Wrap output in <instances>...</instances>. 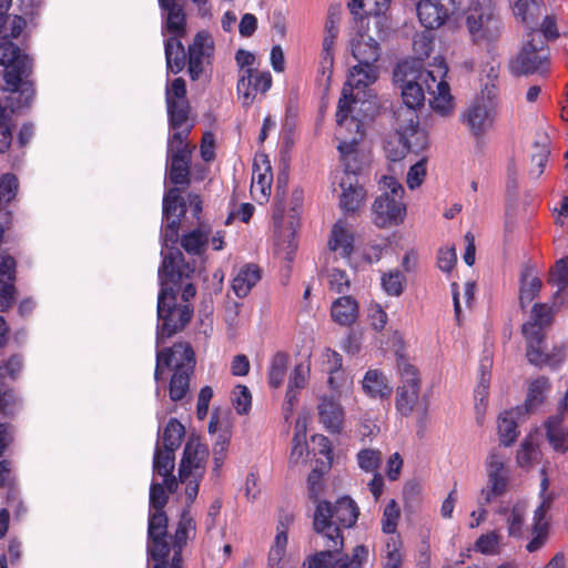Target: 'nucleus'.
Wrapping results in <instances>:
<instances>
[{
    "label": "nucleus",
    "instance_id": "obj_1",
    "mask_svg": "<svg viewBox=\"0 0 568 568\" xmlns=\"http://www.w3.org/2000/svg\"><path fill=\"white\" fill-rule=\"evenodd\" d=\"M195 271L194 263L185 262L181 251L174 250L163 256L159 268L161 290L158 295L156 346L165 338L184 329L193 316L191 304H179L176 291L169 286L190 277Z\"/></svg>",
    "mask_w": 568,
    "mask_h": 568
},
{
    "label": "nucleus",
    "instance_id": "obj_2",
    "mask_svg": "<svg viewBox=\"0 0 568 568\" xmlns=\"http://www.w3.org/2000/svg\"><path fill=\"white\" fill-rule=\"evenodd\" d=\"M200 16L211 11L209 0H190ZM161 10L162 34H170L164 41L166 70L173 74L180 73L186 64L187 52L181 39L186 36V0H158Z\"/></svg>",
    "mask_w": 568,
    "mask_h": 568
},
{
    "label": "nucleus",
    "instance_id": "obj_3",
    "mask_svg": "<svg viewBox=\"0 0 568 568\" xmlns=\"http://www.w3.org/2000/svg\"><path fill=\"white\" fill-rule=\"evenodd\" d=\"M557 307L548 303H535L528 318L521 325V334L526 342V357L535 366L557 368L565 361L561 348L547 353V335L555 322Z\"/></svg>",
    "mask_w": 568,
    "mask_h": 568
},
{
    "label": "nucleus",
    "instance_id": "obj_4",
    "mask_svg": "<svg viewBox=\"0 0 568 568\" xmlns=\"http://www.w3.org/2000/svg\"><path fill=\"white\" fill-rule=\"evenodd\" d=\"M359 509L348 496L334 504L327 500L317 503L313 526L316 532L315 544L322 547H344L343 528H351L357 521Z\"/></svg>",
    "mask_w": 568,
    "mask_h": 568
},
{
    "label": "nucleus",
    "instance_id": "obj_5",
    "mask_svg": "<svg viewBox=\"0 0 568 568\" xmlns=\"http://www.w3.org/2000/svg\"><path fill=\"white\" fill-rule=\"evenodd\" d=\"M0 65L4 68L3 79L8 90L18 93L16 108H28L34 95V82L31 79L33 60L11 41L0 43Z\"/></svg>",
    "mask_w": 568,
    "mask_h": 568
},
{
    "label": "nucleus",
    "instance_id": "obj_6",
    "mask_svg": "<svg viewBox=\"0 0 568 568\" xmlns=\"http://www.w3.org/2000/svg\"><path fill=\"white\" fill-rule=\"evenodd\" d=\"M351 50L358 63L349 70L342 97L346 93L349 105H353L356 103L353 90L362 91L378 79L379 68L376 62L381 57V45L369 34L357 33L351 41Z\"/></svg>",
    "mask_w": 568,
    "mask_h": 568
},
{
    "label": "nucleus",
    "instance_id": "obj_7",
    "mask_svg": "<svg viewBox=\"0 0 568 568\" xmlns=\"http://www.w3.org/2000/svg\"><path fill=\"white\" fill-rule=\"evenodd\" d=\"M169 495L162 484L152 483L150 487V509L148 523L146 552L149 559L153 560L152 568L170 566V544L168 534V516L164 507L168 504Z\"/></svg>",
    "mask_w": 568,
    "mask_h": 568
},
{
    "label": "nucleus",
    "instance_id": "obj_8",
    "mask_svg": "<svg viewBox=\"0 0 568 568\" xmlns=\"http://www.w3.org/2000/svg\"><path fill=\"white\" fill-rule=\"evenodd\" d=\"M352 105L347 100V94L341 97L337 105L336 121L338 128L336 130V139L339 141L337 150L344 166L342 176L355 175L362 169V156L357 150L358 143L364 138L363 123L355 116H351Z\"/></svg>",
    "mask_w": 568,
    "mask_h": 568
},
{
    "label": "nucleus",
    "instance_id": "obj_9",
    "mask_svg": "<svg viewBox=\"0 0 568 568\" xmlns=\"http://www.w3.org/2000/svg\"><path fill=\"white\" fill-rule=\"evenodd\" d=\"M509 71L515 77L539 74L545 77L550 69V50L538 30L526 33L520 51L509 61Z\"/></svg>",
    "mask_w": 568,
    "mask_h": 568
},
{
    "label": "nucleus",
    "instance_id": "obj_10",
    "mask_svg": "<svg viewBox=\"0 0 568 568\" xmlns=\"http://www.w3.org/2000/svg\"><path fill=\"white\" fill-rule=\"evenodd\" d=\"M381 184L385 192L373 203V222L381 229L398 225L406 215V205L403 202L405 190L393 176H383Z\"/></svg>",
    "mask_w": 568,
    "mask_h": 568
},
{
    "label": "nucleus",
    "instance_id": "obj_11",
    "mask_svg": "<svg viewBox=\"0 0 568 568\" xmlns=\"http://www.w3.org/2000/svg\"><path fill=\"white\" fill-rule=\"evenodd\" d=\"M467 29L476 44L489 45L496 42L503 32L504 24L491 0H477L469 7Z\"/></svg>",
    "mask_w": 568,
    "mask_h": 568
},
{
    "label": "nucleus",
    "instance_id": "obj_12",
    "mask_svg": "<svg viewBox=\"0 0 568 568\" xmlns=\"http://www.w3.org/2000/svg\"><path fill=\"white\" fill-rule=\"evenodd\" d=\"M182 484L185 485V499L186 505L180 514V518L175 528L174 534L170 537L173 548V557L171 562H182V550L187 545L190 539H193L196 535V521L191 513V505L197 497L200 483L203 477H196L194 475H187L186 478H179Z\"/></svg>",
    "mask_w": 568,
    "mask_h": 568
},
{
    "label": "nucleus",
    "instance_id": "obj_13",
    "mask_svg": "<svg viewBox=\"0 0 568 568\" xmlns=\"http://www.w3.org/2000/svg\"><path fill=\"white\" fill-rule=\"evenodd\" d=\"M498 106L499 100L496 87L486 84L481 93L463 112L462 121L474 135L479 136L493 126Z\"/></svg>",
    "mask_w": 568,
    "mask_h": 568
},
{
    "label": "nucleus",
    "instance_id": "obj_14",
    "mask_svg": "<svg viewBox=\"0 0 568 568\" xmlns=\"http://www.w3.org/2000/svg\"><path fill=\"white\" fill-rule=\"evenodd\" d=\"M396 134L400 150L394 155L388 154L392 161H397L408 152L417 153L427 145V135L419 129L417 110L398 108L395 111Z\"/></svg>",
    "mask_w": 568,
    "mask_h": 568
},
{
    "label": "nucleus",
    "instance_id": "obj_15",
    "mask_svg": "<svg viewBox=\"0 0 568 568\" xmlns=\"http://www.w3.org/2000/svg\"><path fill=\"white\" fill-rule=\"evenodd\" d=\"M165 103L168 111L169 125L173 133H185L187 140L194 120L191 119V105L186 98V83L184 79L176 78L165 90Z\"/></svg>",
    "mask_w": 568,
    "mask_h": 568
},
{
    "label": "nucleus",
    "instance_id": "obj_16",
    "mask_svg": "<svg viewBox=\"0 0 568 568\" xmlns=\"http://www.w3.org/2000/svg\"><path fill=\"white\" fill-rule=\"evenodd\" d=\"M399 385L396 389L395 405L402 416H409L420 404L422 379L419 371L407 358H397Z\"/></svg>",
    "mask_w": 568,
    "mask_h": 568
},
{
    "label": "nucleus",
    "instance_id": "obj_17",
    "mask_svg": "<svg viewBox=\"0 0 568 568\" xmlns=\"http://www.w3.org/2000/svg\"><path fill=\"white\" fill-rule=\"evenodd\" d=\"M192 146L185 141V133H173L168 139L166 172L174 185L187 186L190 179Z\"/></svg>",
    "mask_w": 568,
    "mask_h": 568
},
{
    "label": "nucleus",
    "instance_id": "obj_18",
    "mask_svg": "<svg viewBox=\"0 0 568 568\" xmlns=\"http://www.w3.org/2000/svg\"><path fill=\"white\" fill-rule=\"evenodd\" d=\"M394 83L400 90L403 104L400 108L417 110L424 105L425 91L418 81V61L404 60L394 69Z\"/></svg>",
    "mask_w": 568,
    "mask_h": 568
},
{
    "label": "nucleus",
    "instance_id": "obj_19",
    "mask_svg": "<svg viewBox=\"0 0 568 568\" xmlns=\"http://www.w3.org/2000/svg\"><path fill=\"white\" fill-rule=\"evenodd\" d=\"M156 363L154 368V381L159 385L162 379L164 368L173 371L186 369L191 365V372H194L196 365L195 353L187 342H176L172 347L156 346Z\"/></svg>",
    "mask_w": 568,
    "mask_h": 568
},
{
    "label": "nucleus",
    "instance_id": "obj_20",
    "mask_svg": "<svg viewBox=\"0 0 568 568\" xmlns=\"http://www.w3.org/2000/svg\"><path fill=\"white\" fill-rule=\"evenodd\" d=\"M214 54V41L206 31L197 32L187 48V73L191 80L196 81L204 72L206 64H211Z\"/></svg>",
    "mask_w": 568,
    "mask_h": 568
},
{
    "label": "nucleus",
    "instance_id": "obj_21",
    "mask_svg": "<svg viewBox=\"0 0 568 568\" xmlns=\"http://www.w3.org/2000/svg\"><path fill=\"white\" fill-rule=\"evenodd\" d=\"M272 85V75L268 71L246 69L241 72L237 80V94L244 106H250L257 93H265Z\"/></svg>",
    "mask_w": 568,
    "mask_h": 568
},
{
    "label": "nucleus",
    "instance_id": "obj_22",
    "mask_svg": "<svg viewBox=\"0 0 568 568\" xmlns=\"http://www.w3.org/2000/svg\"><path fill=\"white\" fill-rule=\"evenodd\" d=\"M418 61V81L422 87L426 89L429 95L433 97L430 101L432 108L445 115L452 109V95L449 93V85L444 80H437V77L428 70L423 68L420 60Z\"/></svg>",
    "mask_w": 568,
    "mask_h": 568
},
{
    "label": "nucleus",
    "instance_id": "obj_23",
    "mask_svg": "<svg viewBox=\"0 0 568 568\" xmlns=\"http://www.w3.org/2000/svg\"><path fill=\"white\" fill-rule=\"evenodd\" d=\"M209 449L197 438H189L184 446L183 456L179 466V478L194 475L204 477Z\"/></svg>",
    "mask_w": 568,
    "mask_h": 568
},
{
    "label": "nucleus",
    "instance_id": "obj_24",
    "mask_svg": "<svg viewBox=\"0 0 568 568\" xmlns=\"http://www.w3.org/2000/svg\"><path fill=\"white\" fill-rule=\"evenodd\" d=\"M541 503L534 511L531 525V539L526 545L528 552H536L540 550L547 542L549 537L550 525L546 518L547 513L551 509L554 500L546 494H541Z\"/></svg>",
    "mask_w": 568,
    "mask_h": 568
},
{
    "label": "nucleus",
    "instance_id": "obj_25",
    "mask_svg": "<svg viewBox=\"0 0 568 568\" xmlns=\"http://www.w3.org/2000/svg\"><path fill=\"white\" fill-rule=\"evenodd\" d=\"M541 503L534 511L531 525V539L526 545L528 552H536L540 550L547 542L549 537L550 525L546 518L547 513L551 509L554 500L546 494H541Z\"/></svg>",
    "mask_w": 568,
    "mask_h": 568
},
{
    "label": "nucleus",
    "instance_id": "obj_26",
    "mask_svg": "<svg viewBox=\"0 0 568 568\" xmlns=\"http://www.w3.org/2000/svg\"><path fill=\"white\" fill-rule=\"evenodd\" d=\"M338 13L335 12L333 7L329 8L328 14L325 22V33L322 44V59H321V71L323 75L327 73V80L331 79L332 69L334 63V51L333 47L335 39L338 34Z\"/></svg>",
    "mask_w": 568,
    "mask_h": 568
},
{
    "label": "nucleus",
    "instance_id": "obj_27",
    "mask_svg": "<svg viewBox=\"0 0 568 568\" xmlns=\"http://www.w3.org/2000/svg\"><path fill=\"white\" fill-rule=\"evenodd\" d=\"M343 547L335 549L334 547H324L318 552L328 554L325 561L321 562L323 568H359L366 560L368 550L365 546L358 545L353 549L352 556L342 554Z\"/></svg>",
    "mask_w": 568,
    "mask_h": 568
},
{
    "label": "nucleus",
    "instance_id": "obj_28",
    "mask_svg": "<svg viewBox=\"0 0 568 568\" xmlns=\"http://www.w3.org/2000/svg\"><path fill=\"white\" fill-rule=\"evenodd\" d=\"M514 16L521 22L527 32L537 30L544 11V0H509Z\"/></svg>",
    "mask_w": 568,
    "mask_h": 568
},
{
    "label": "nucleus",
    "instance_id": "obj_29",
    "mask_svg": "<svg viewBox=\"0 0 568 568\" xmlns=\"http://www.w3.org/2000/svg\"><path fill=\"white\" fill-rule=\"evenodd\" d=\"M442 0H420L416 4V11L422 26L426 29L439 28L448 18L449 10Z\"/></svg>",
    "mask_w": 568,
    "mask_h": 568
},
{
    "label": "nucleus",
    "instance_id": "obj_30",
    "mask_svg": "<svg viewBox=\"0 0 568 568\" xmlns=\"http://www.w3.org/2000/svg\"><path fill=\"white\" fill-rule=\"evenodd\" d=\"M338 184L342 190L339 195L341 207L346 212H355L364 200V189L358 184L355 175L341 176Z\"/></svg>",
    "mask_w": 568,
    "mask_h": 568
},
{
    "label": "nucleus",
    "instance_id": "obj_31",
    "mask_svg": "<svg viewBox=\"0 0 568 568\" xmlns=\"http://www.w3.org/2000/svg\"><path fill=\"white\" fill-rule=\"evenodd\" d=\"M566 414L558 409V413L550 416L546 422V436L556 452L565 453L568 450V427L564 425Z\"/></svg>",
    "mask_w": 568,
    "mask_h": 568
},
{
    "label": "nucleus",
    "instance_id": "obj_32",
    "mask_svg": "<svg viewBox=\"0 0 568 568\" xmlns=\"http://www.w3.org/2000/svg\"><path fill=\"white\" fill-rule=\"evenodd\" d=\"M362 387L364 393L372 398L386 399L393 393L387 377L379 369H368L362 381Z\"/></svg>",
    "mask_w": 568,
    "mask_h": 568
},
{
    "label": "nucleus",
    "instance_id": "obj_33",
    "mask_svg": "<svg viewBox=\"0 0 568 568\" xmlns=\"http://www.w3.org/2000/svg\"><path fill=\"white\" fill-rule=\"evenodd\" d=\"M497 513L504 516L508 535L514 538H520L527 513V503L518 500L511 506L500 507Z\"/></svg>",
    "mask_w": 568,
    "mask_h": 568
},
{
    "label": "nucleus",
    "instance_id": "obj_34",
    "mask_svg": "<svg viewBox=\"0 0 568 568\" xmlns=\"http://www.w3.org/2000/svg\"><path fill=\"white\" fill-rule=\"evenodd\" d=\"M318 416L320 422L327 430L332 433L341 430L344 413L342 406L335 399L323 397L318 404Z\"/></svg>",
    "mask_w": 568,
    "mask_h": 568
},
{
    "label": "nucleus",
    "instance_id": "obj_35",
    "mask_svg": "<svg viewBox=\"0 0 568 568\" xmlns=\"http://www.w3.org/2000/svg\"><path fill=\"white\" fill-rule=\"evenodd\" d=\"M186 213V202L163 203V220L165 241L175 242L182 216Z\"/></svg>",
    "mask_w": 568,
    "mask_h": 568
},
{
    "label": "nucleus",
    "instance_id": "obj_36",
    "mask_svg": "<svg viewBox=\"0 0 568 568\" xmlns=\"http://www.w3.org/2000/svg\"><path fill=\"white\" fill-rule=\"evenodd\" d=\"M542 282L535 274L532 267H525L519 278V305L524 310L530 302L537 297L540 292Z\"/></svg>",
    "mask_w": 568,
    "mask_h": 568
},
{
    "label": "nucleus",
    "instance_id": "obj_37",
    "mask_svg": "<svg viewBox=\"0 0 568 568\" xmlns=\"http://www.w3.org/2000/svg\"><path fill=\"white\" fill-rule=\"evenodd\" d=\"M328 245L332 251L338 252L342 257L351 256L354 246V236L342 221L333 226Z\"/></svg>",
    "mask_w": 568,
    "mask_h": 568
},
{
    "label": "nucleus",
    "instance_id": "obj_38",
    "mask_svg": "<svg viewBox=\"0 0 568 568\" xmlns=\"http://www.w3.org/2000/svg\"><path fill=\"white\" fill-rule=\"evenodd\" d=\"M260 278L261 272L258 266L255 264H246L233 278L232 287L234 293L239 297H245Z\"/></svg>",
    "mask_w": 568,
    "mask_h": 568
},
{
    "label": "nucleus",
    "instance_id": "obj_39",
    "mask_svg": "<svg viewBox=\"0 0 568 568\" xmlns=\"http://www.w3.org/2000/svg\"><path fill=\"white\" fill-rule=\"evenodd\" d=\"M331 314L336 323L351 325L358 314L357 302L352 296H342L333 303Z\"/></svg>",
    "mask_w": 568,
    "mask_h": 568
},
{
    "label": "nucleus",
    "instance_id": "obj_40",
    "mask_svg": "<svg viewBox=\"0 0 568 568\" xmlns=\"http://www.w3.org/2000/svg\"><path fill=\"white\" fill-rule=\"evenodd\" d=\"M383 568H400L404 552L400 536H388L381 552Z\"/></svg>",
    "mask_w": 568,
    "mask_h": 568
},
{
    "label": "nucleus",
    "instance_id": "obj_41",
    "mask_svg": "<svg viewBox=\"0 0 568 568\" xmlns=\"http://www.w3.org/2000/svg\"><path fill=\"white\" fill-rule=\"evenodd\" d=\"M521 414V408L507 410L498 418V433L500 443L504 446H510L518 437L517 418Z\"/></svg>",
    "mask_w": 568,
    "mask_h": 568
},
{
    "label": "nucleus",
    "instance_id": "obj_42",
    "mask_svg": "<svg viewBox=\"0 0 568 568\" xmlns=\"http://www.w3.org/2000/svg\"><path fill=\"white\" fill-rule=\"evenodd\" d=\"M193 374L194 372H191V365H189L186 369L173 371L169 383V396L172 402L185 399L190 392L191 376Z\"/></svg>",
    "mask_w": 568,
    "mask_h": 568
},
{
    "label": "nucleus",
    "instance_id": "obj_43",
    "mask_svg": "<svg viewBox=\"0 0 568 568\" xmlns=\"http://www.w3.org/2000/svg\"><path fill=\"white\" fill-rule=\"evenodd\" d=\"M487 477V485L480 491L479 504L481 506L488 505L494 498L505 495L509 485L508 473L488 474Z\"/></svg>",
    "mask_w": 568,
    "mask_h": 568
},
{
    "label": "nucleus",
    "instance_id": "obj_44",
    "mask_svg": "<svg viewBox=\"0 0 568 568\" xmlns=\"http://www.w3.org/2000/svg\"><path fill=\"white\" fill-rule=\"evenodd\" d=\"M550 389L549 379L540 376L529 384L528 394L525 402L527 412L536 409L545 399L546 393Z\"/></svg>",
    "mask_w": 568,
    "mask_h": 568
},
{
    "label": "nucleus",
    "instance_id": "obj_45",
    "mask_svg": "<svg viewBox=\"0 0 568 568\" xmlns=\"http://www.w3.org/2000/svg\"><path fill=\"white\" fill-rule=\"evenodd\" d=\"M184 435V426L176 418H170L161 436L162 448L176 450Z\"/></svg>",
    "mask_w": 568,
    "mask_h": 568
},
{
    "label": "nucleus",
    "instance_id": "obj_46",
    "mask_svg": "<svg viewBox=\"0 0 568 568\" xmlns=\"http://www.w3.org/2000/svg\"><path fill=\"white\" fill-rule=\"evenodd\" d=\"M174 453L175 450L162 448L158 440L153 457V471L162 477L171 475L174 469Z\"/></svg>",
    "mask_w": 568,
    "mask_h": 568
},
{
    "label": "nucleus",
    "instance_id": "obj_47",
    "mask_svg": "<svg viewBox=\"0 0 568 568\" xmlns=\"http://www.w3.org/2000/svg\"><path fill=\"white\" fill-rule=\"evenodd\" d=\"M287 364L288 355L286 353L278 352L272 357L267 372V381L271 387L277 388L282 385L286 375Z\"/></svg>",
    "mask_w": 568,
    "mask_h": 568
},
{
    "label": "nucleus",
    "instance_id": "obj_48",
    "mask_svg": "<svg viewBox=\"0 0 568 568\" xmlns=\"http://www.w3.org/2000/svg\"><path fill=\"white\" fill-rule=\"evenodd\" d=\"M13 109L0 104V153L7 152L12 143Z\"/></svg>",
    "mask_w": 568,
    "mask_h": 568
},
{
    "label": "nucleus",
    "instance_id": "obj_49",
    "mask_svg": "<svg viewBox=\"0 0 568 568\" xmlns=\"http://www.w3.org/2000/svg\"><path fill=\"white\" fill-rule=\"evenodd\" d=\"M381 284L387 295L399 296L404 292L406 276L399 270H392L382 274Z\"/></svg>",
    "mask_w": 568,
    "mask_h": 568
},
{
    "label": "nucleus",
    "instance_id": "obj_50",
    "mask_svg": "<svg viewBox=\"0 0 568 568\" xmlns=\"http://www.w3.org/2000/svg\"><path fill=\"white\" fill-rule=\"evenodd\" d=\"M207 240V233L196 229L182 236L181 245L189 254L201 255L204 252Z\"/></svg>",
    "mask_w": 568,
    "mask_h": 568
},
{
    "label": "nucleus",
    "instance_id": "obj_51",
    "mask_svg": "<svg viewBox=\"0 0 568 568\" xmlns=\"http://www.w3.org/2000/svg\"><path fill=\"white\" fill-rule=\"evenodd\" d=\"M382 463V454L379 450L365 448L357 453V464L359 468L366 473H378Z\"/></svg>",
    "mask_w": 568,
    "mask_h": 568
},
{
    "label": "nucleus",
    "instance_id": "obj_52",
    "mask_svg": "<svg viewBox=\"0 0 568 568\" xmlns=\"http://www.w3.org/2000/svg\"><path fill=\"white\" fill-rule=\"evenodd\" d=\"M400 510L397 503L392 499L384 508L382 518V530L388 536H396L395 531L399 519Z\"/></svg>",
    "mask_w": 568,
    "mask_h": 568
},
{
    "label": "nucleus",
    "instance_id": "obj_53",
    "mask_svg": "<svg viewBox=\"0 0 568 568\" xmlns=\"http://www.w3.org/2000/svg\"><path fill=\"white\" fill-rule=\"evenodd\" d=\"M287 545V534L285 530H278L274 545L268 552V566L272 568H281L280 564L285 554Z\"/></svg>",
    "mask_w": 568,
    "mask_h": 568
},
{
    "label": "nucleus",
    "instance_id": "obj_54",
    "mask_svg": "<svg viewBox=\"0 0 568 568\" xmlns=\"http://www.w3.org/2000/svg\"><path fill=\"white\" fill-rule=\"evenodd\" d=\"M500 539L497 531L484 534L476 540L475 550L484 555H495L499 550Z\"/></svg>",
    "mask_w": 568,
    "mask_h": 568
},
{
    "label": "nucleus",
    "instance_id": "obj_55",
    "mask_svg": "<svg viewBox=\"0 0 568 568\" xmlns=\"http://www.w3.org/2000/svg\"><path fill=\"white\" fill-rule=\"evenodd\" d=\"M390 0H352L348 6L364 10L369 16H381L389 8Z\"/></svg>",
    "mask_w": 568,
    "mask_h": 568
},
{
    "label": "nucleus",
    "instance_id": "obj_56",
    "mask_svg": "<svg viewBox=\"0 0 568 568\" xmlns=\"http://www.w3.org/2000/svg\"><path fill=\"white\" fill-rule=\"evenodd\" d=\"M232 403L240 415L247 414L252 404L248 388L244 385L235 386L232 393Z\"/></svg>",
    "mask_w": 568,
    "mask_h": 568
},
{
    "label": "nucleus",
    "instance_id": "obj_57",
    "mask_svg": "<svg viewBox=\"0 0 568 568\" xmlns=\"http://www.w3.org/2000/svg\"><path fill=\"white\" fill-rule=\"evenodd\" d=\"M19 405L20 398L16 390L7 386H0V414L11 415Z\"/></svg>",
    "mask_w": 568,
    "mask_h": 568
},
{
    "label": "nucleus",
    "instance_id": "obj_58",
    "mask_svg": "<svg viewBox=\"0 0 568 568\" xmlns=\"http://www.w3.org/2000/svg\"><path fill=\"white\" fill-rule=\"evenodd\" d=\"M229 443H230L229 436H226L225 434H220L216 438V442L214 443V446H213V463H214L213 473L215 475H219L220 468L223 465L224 458L226 456Z\"/></svg>",
    "mask_w": 568,
    "mask_h": 568
},
{
    "label": "nucleus",
    "instance_id": "obj_59",
    "mask_svg": "<svg viewBox=\"0 0 568 568\" xmlns=\"http://www.w3.org/2000/svg\"><path fill=\"white\" fill-rule=\"evenodd\" d=\"M426 175V159H420L409 168L407 173V185L410 190H414L423 183Z\"/></svg>",
    "mask_w": 568,
    "mask_h": 568
},
{
    "label": "nucleus",
    "instance_id": "obj_60",
    "mask_svg": "<svg viewBox=\"0 0 568 568\" xmlns=\"http://www.w3.org/2000/svg\"><path fill=\"white\" fill-rule=\"evenodd\" d=\"M550 281L557 286L558 293L568 286V258H561L556 263Z\"/></svg>",
    "mask_w": 568,
    "mask_h": 568
},
{
    "label": "nucleus",
    "instance_id": "obj_61",
    "mask_svg": "<svg viewBox=\"0 0 568 568\" xmlns=\"http://www.w3.org/2000/svg\"><path fill=\"white\" fill-rule=\"evenodd\" d=\"M328 283L332 290L337 293H344L349 288V278L345 271L332 268L328 272Z\"/></svg>",
    "mask_w": 568,
    "mask_h": 568
},
{
    "label": "nucleus",
    "instance_id": "obj_62",
    "mask_svg": "<svg viewBox=\"0 0 568 568\" xmlns=\"http://www.w3.org/2000/svg\"><path fill=\"white\" fill-rule=\"evenodd\" d=\"M544 41L556 40L559 37L556 19L554 16H546L541 23L537 27Z\"/></svg>",
    "mask_w": 568,
    "mask_h": 568
},
{
    "label": "nucleus",
    "instance_id": "obj_63",
    "mask_svg": "<svg viewBox=\"0 0 568 568\" xmlns=\"http://www.w3.org/2000/svg\"><path fill=\"white\" fill-rule=\"evenodd\" d=\"M308 372L310 369L307 366L304 364H297L290 376L287 386L296 389L304 388L307 382Z\"/></svg>",
    "mask_w": 568,
    "mask_h": 568
},
{
    "label": "nucleus",
    "instance_id": "obj_64",
    "mask_svg": "<svg viewBox=\"0 0 568 568\" xmlns=\"http://www.w3.org/2000/svg\"><path fill=\"white\" fill-rule=\"evenodd\" d=\"M457 261L456 251L454 247L440 248L438 252V267L443 272H450Z\"/></svg>",
    "mask_w": 568,
    "mask_h": 568
}]
</instances>
